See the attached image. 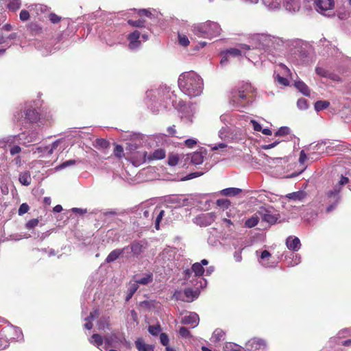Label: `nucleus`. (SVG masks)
<instances>
[{"mask_svg":"<svg viewBox=\"0 0 351 351\" xmlns=\"http://www.w3.org/2000/svg\"><path fill=\"white\" fill-rule=\"evenodd\" d=\"M165 157V152L162 149H156L152 154L147 156L148 160H160Z\"/></svg>","mask_w":351,"mask_h":351,"instance_id":"nucleus-24","label":"nucleus"},{"mask_svg":"<svg viewBox=\"0 0 351 351\" xmlns=\"http://www.w3.org/2000/svg\"><path fill=\"white\" fill-rule=\"evenodd\" d=\"M217 205L223 209H227L230 205V202L227 199H219L217 200Z\"/></svg>","mask_w":351,"mask_h":351,"instance_id":"nucleus-46","label":"nucleus"},{"mask_svg":"<svg viewBox=\"0 0 351 351\" xmlns=\"http://www.w3.org/2000/svg\"><path fill=\"white\" fill-rule=\"evenodd\" d=\"M154 213L156 214L157 215L155 221V228L156 229L158 230L160 226V222L164 216L165 211L163 210L155 209Z\"/></svg>","mask_w":351,"mask_h":351,"instance_id":"nucleus-34","label":"nucleus"},{"mask_svg":"<svg viewBox=\"0 0 351 351\" xmlns=\"http://www.w3.org/2000/svg\"><path fill=\"white\" fill-rule=\"evenodd\" d=\"M59 147V150L60 152H62L66 149L67 147L66 143L65 141L63 139H58L53 143V144L51 146H47L44 148L38 147V152H41L43 154L47 153V154L50 155L53 154V151Z\"/></svg>","mask_w":351,"mask_h":351,"instance_id":"nucleus-9","label":"nucleus"},{"mask_svg":"<svg viewBox=\"0 0 351 351\" xmlns=\"http://www.w3.org/2000/svg\"><path fill=\"white\" fill-rule=\"evenodd\" d=\"M173 201L177 202L179 206H185L191 204V203L189 202V199L188 198L184 197L183 196L176 197L173 198Z\"/></svg>","mask_w":351,"mask_h":351,"instance_id":"nucleus-36","label":"nucleus"},{"mask_svg":"<svg viewBox=\"0 0 351 351\" xmlns=\"http://www.w3.org/2000/svg\"><path fill=\"white\" fill-rule=\"evenodd\" d=\"M191 162L195 165H199L204 161V156L200 152H194L191 157Z\"/></svg>","mask_w":351,"mask_h":351,"instance_id":"nucleus-30","label":"nucleus"},{"mask_svg":"<svg viewBox=\"0 0 351 351\" xmlns=\"http://www.w3.org/2000/svg\"><path fill=\"white\" fill-rule=\"evenodd\" d=\"M315 4L316 10L324 15H327L325 12L335 7L334 0H315Z\"/></svg>","mask_w":351,"mask_h":351,"instance_id":"nucleus-10","label":"nucleus"},{"mask_svg":"<svg viewBox=\"0 0 351 351\" xmlns=\"http://www.w3.org/2000/svg\"><path fill=\"white\" fill-rule=\"evenodd\" d=\"M19 17L20 19L23 21H27L29 18V13L28 11L23 10L20 12Z\"/></svg>","mask_w":351,"mask_h":351,"instance_id":"nucleus-57","label":"nucleus"},{"mask_svg":"<svg viewBox=\"0 0 351 351\" xmlns=\"http://www.w3.org/2000/svg\"><path fill=\"white\" fill-rule=\"evenodd\" d=\"M199 316L197 313L189 312L186 313L181 320V323L183 324L191 325L192 328H195L199 323Z\"/></svg>","mask_w":351,"mask_h":351,"instance_id":"nucleus-12","label":"nucleus"},{"mask_svg":"<svg viewBox=\"0 0 351 351\" xmlns=\"http://www.w3.org/2000/svg\"><path fill=\"white\" fill-rule=\"evenodd\" d=\"M47 10V7L46 5L42 4L35 5L33 8V10L35 12L37 16L40 15V14L46 12Z\"/></svg>","mask_w":351,"mask_h":351,"instance_id":"nucleus-44","label":"nucleus"},{"mask_svg":"<svg viewBox=\"0 0 351 351\" xmlns=\"http://www.w3.org/2000/svg\"><path fill=\"white\" fill-rule=\"evenodd\" d=\"M279 143H280V141L276 140L272 143L262 145V148L265 150L269 149H271V148H274V147H276L278 144H279Z\"/></svg>","mask_w":351,"mask_h":351,"instance_id":"nucleus-61","label":"nucleus"},{"mask_svg":"<svg viewBox=\"0 0 351 351\" xmlns=\"http://www.w3.org/2000/svg\"><path fill=\"white\" fill-rule=\"evenodd\" d=\"M119 341V340L118 337L114 335H112L110 336H106L104 337V342H105V346H106V348L108 346L116 347L117 343H118Z\"/></svg>","mask_w":351,"mask_h":351,"instance_id":"nucleus-26","label":"nucleus"},{"mask_svg":"<svg viewBox=\"0 0 351 351\" xmlns=\"http://www.w3.org/2000/svg\"><path fill=\"white\" fill-rule=\"evenodd\" d=\"M179 161V156L178 154H171L168 157V164L170 166H175Z\"/></svg>","mask_w":351,"mask_h":351,"instance_id":"nucleus-42","label":"nucleus"},{"mask_svg":"<svg viewBox=\"0 0 351 351\" xmlns=\"http://www.w3.org/2000/svg\"><path fill=\"white\" fill-rule=\"evenodd\" d=\"M252 40L255 42L253 48L277 49L282 43V40L277 37L267 34L254 35Z\"/></svg>","mask_w":351,"mask_h":351,"instance_id":"nucleus-4","label":"nucleus"},{"mask_svg":"<svg viewBox=\"0 0 351 351\" xmlns=\"http://www.w3.org/2000/svg\"><path fill=\"white\" fill-rule=\"evenodd\" d=\"M225 332L219 328L216 329L212 335L211 340L214 342H218L224 339Z\"/></svg>","mask_w":351,"mask_h":351,"instance_id":"nucleus-28","label":"nucleus"},{"mask_svg":"<svg viewBox=\"0 0 351 351\" xmlns=\"http://www.w3.org/2000/svg\"><path fill=\"white\" fill-rule=\"evenodd\" d=\"M193 31L199 36L211 38L219 36L221 32L220 25L213 21H206L195 25Z\"/></svg>","mask_w":351,"mask_h":351,"instance_id":"nucleus-3","label":"nucleus"},{"mask_svg":"<svg viewBox=\"0 0 351 351\" xmlns=\"http://www.w3.org/2000/svg\"><path fill=\"white\" fill-rule=\"evenodd\" d=\"M148 330L152 335L156 336L160 332V327L158 325L149 326Z\"/></svg>","mask_w":351,"mask_h":351,"instance_id":"nucleus-49","label":"nucleus"},{"mask_svg":"<svg viewBox=\"0 0 351 351\" xmlns=\"http://www.w3.org/2000/svg\"><path fill=\"white\" fill-rule=\"evenodd\" d=\"M125 248L116 249L112 251L106 259V263H111L117 260L121 254L123 253Z\"/></svg>","mask_w":351,"mask_h":351,"instance_id":"nucleus-22","label":"nucleus"},{"mask_svg":"<svg viewBox=\"0 0 351 351\" xmlns=\"http://www.w3.org/2000/svg\"><path fill=\"white\" fill-rule=\"evenodd\" d=\"M131 250L134 255H138L143 252V245L140 243H134L131 245Z\"/></svg>","mask_w":351,"mask_h":351,"instance_id":"nucleus-32","label":"nucleus"},{"mask_svg":"<svg viewBox=\"0 0 351 351\" xmlns=\"http://www.w3.org/2000/svg\"><path fill=\"white\" fill-rule=\"evenodd\" d=\"M251 123L255 131L260 132L262 130L261 125L255 120H251Z\"/></svg>","mask_w":351,"mask_h":351,"instance_id":"nucleus-63","label":"nucleus"},{"mask_svg":"<svg viewBox=\"0 0 351 351\" xmlns=\"http://www.w3.org/2000/svg\"><path fill=\"white\" fill-rule=\"evenodd\" d=\"M49 19L52 23H58L61 20V17L54 13H50L49 14Z\"/></svg>","mask_w":351,"mask_h":351,"instance_id":"nucleus-51","label":"nucleus"},{"mask_svg":"<svg viewBox=\"0 0 351 351\" xmlns=\"http://www.w3.org/2000/svg\"><path fill=\"white\" fill-rule=\"evenodd\" d=\"M295 87L304 95L309 96L310 90L308 87L302 81L295 82Z\"/></svg>","mask_w":351,"mask_h":351,"instance_id":"nucleus-27","label":"nucleus"},{"mask_svg":"<svg viewBox=\"0 0 351 351\" xmlns=\"http://www.w3.org/2000/svg\"><path fill=\"white\" fill-rule=\"evenodd\" d=\"M135 344L138 351H154V347L145 343L141 338L137 339L135 341Z\"/></svg>","mask_w":351,"mask_h":351,"instance_id":"nucleus-19","label":"nucleus"},{"mask_svg":"<svg viewBox=\"0 0 351 351\" xmlns=\"http://www.w3.org/2000/svg\"><path fill=\"white\" fill-rule=\"evenodd\" d=\"M349 180L347 177H344L343 176H341V179L339 181V183H338V186L336 185L334 188V190L333 191H330L329 193H328V196H332L333 195H336L337 194L340 190H341V187L343 185H345L346 184H347Z\"/></svg>","mask_w":351,"mask_h":351,"instance_id":"nucleus-20","label":"nucleus"},{"mask_svg":"<svg viewBox=\"0 0 351 351\" xmlns=\"http://www.w3.org/2000/svg\"><path fill=\"white\" fill-rule=\"evenodd\" d=\"M10 333H14V336L10 337V339L20 340L23 338V334L21 330L19 328L11 327L8 328Z\"/></svg>","mask_w":351,"mask_h":351,"instance_id":"nucleus-31","label":"nucleus"},{"mask_svg":"<svg viewBox=\"0 0 351 351\" xmlns=\"http://www.w3.org/2000/svg\"><path fill=\"white\" fill-rule=\"evenodd\" d=\"M138 285L134 280L130 282L128 291L134 294L138 290Z\"/></svg>","mask_w":351,"mask_h":351,"instance_id":"nucleus-50","label":"nucleus"},{"mask_svg":"<svg viewBox=\"0 0 351 351\" xmlns=\"http://www.w3.org/2000/svg\"><path fill=\"white\" fill-rule=\"evenodd\" d=\"M204 269L202 264L199 263H194L191 269H186L184 271L185 280L193 285L196 289L203 288L206 283V281L202 277Z\"/></svg>","mask_w":351,"mask_h":351,"instance_id":"nucleus-2","label":"nucleus"},{"mask_svg":"<svg viewBox=\"0 0 351 351\" xmlns=\"http://www.w3.org/2000/svg\"><path fill=\"white\" fill-rule=\"evenodd\" d=\"M98 314H99L98 311H95L94 313H90V315L86 319L88 320L84 324V327L86 329L90 330V328H92L93 324L91 323V320H93L95 318V317L97 316Z\"/></svg>","mask_w":351,"mask_h":351,"instance_id":"nucleus-38","label":"nucleus"},{"mask_svg":"<svg viewBox=\"0 0 351 351\" xmlns=\"http://www.w3.org/2000/svg\"><path fill=\"white\" fill-rule=\"evenodd\" d=\"M180 335L183 337H189L190 332L186 327H181L179 330Z\"/></svg>","mask_w":351,"mask_h":351,"instance_id":"nucleus-60","label":"nucleus"},{"mask_svg":"<svg viewBox=\"0 0 351 351\" xmlns=\"http://www.w3.org/2000/svg\"><path fill=\"white\" fill-rule=\"evenodd\" d=\"M160 343L163 345L167 346L169 343V337L165 333H161L160 335Z\"/></svg>","mask_w":351,"mask_h":351,"instance_id":"nucleus-59","label":"nucleus"},{"mask_svg":"<svg viewBox=\"0 0 351 351\" xmlns=\"http://www.w3.org/2000/svg\"><path fill=\"white\" fill-rule=\"evenodd\" d=\"M178 43L183 47H186L189 45V40L188 37L183 34H178Z\"/></svg>","mask_w":351,"mask_h":351,"instance_id":"nucleus-39","label":"nucleus"},{"mask_svg":"<svg viewBox=\"0 0 351 351\" xmlns=\"http://www.w3.org/2000/svg\"><path fill=\"white\" fill-rule=\"evenodd\" d=\"M260 218L269 223H275L279 218V215L271 207L262 206L258 210Z\"/></svg>","mask_w":351,"mask_h":351,"instance_id":"nucleus-5","label":"nucleus"},{"mask_svg":"<svg viewBox=\"0 0 351 351\" xmlns=\"http://www.w3.org/2000/svg\"><path fill=\"white\" fill-rule=\"evenodd\" d=\"M21 5V1L20 0H9L8 3V9L12 11L19 9Z\"/></svg>","mask_w":351,"mask_h":351,"instance_id":"nucleus-35","label":"nucleus"},{"mask_svg":"<svg viewBox=\"0 0 351 351\" xmlns=\"http://www.w3.org/2000/svg\"><path fill=\"white\" fill-rule=\"evenodd\" d=\"M297 106L300 110H306L308 108L306 99L304 98L299 99L297 102Z\"/></svg>","mask_w":351,"mask_h":351,"instance_id":"nucleus-48","label":"nucleus"},{"mask_svg":"<svg viewBox=\"0 0 351 351\" xmlns=\"http://www.w3.org/2000/svg\"><path fill=\"white\" fill-rule=\"evenodd\" d=\"M350 335H351L350 330L348 329V328H345V329L340 330L338 332L337 337H334L330 338V342L337 343V339L344 338V337H348Z\"/></svg>","mask_w":351,"mask_h":351,"instance_id":"nucleus-25","label":"nucleus"},{"mask_svg":"<svg viewBox=\"0 0 351 351\" xmlns=\"http://www.w3.org/2000/svg\"><path fill=\"white\" fill-rule=\"evenodd\" d=\"M29 210V206L27 204H22L19 208V215H23Z\"/></svg>","mask_w":351,"mask_h":351,"instance_id":"nucleus-58","label":"nucleus"},{"mask_svg":"<svg viewBox=\"0 0 351 351\" xmlns=\"http://www.w3.org/2000/svg\"><path fill=\"white\" fill-rule=\"evenodd\" d=\"M96 145L102 148H106L108 146V142L103 138H98L95 141Z\"/></svg>","mask_w":351,"mask_h":351,"instance_id":"nucleus-54","label":"nucleus"},{"mask_svg":"<svg viewBox=\"0 0 351 351\" xmlns=\"http://www.w3.org/2000/svg\"><path fill=\"white\" fill-rule=\"evenodd\" d=\"M25 119L32 122L36 120L37 114L34 110H28L25 112Z\"/></svg>","mask_w":351,"mask_h":351,"instance_id":"nucleus-40","label":"nucleus"},{"mask_svg":"<svg viewBox=\"0 0 351 351\" xmlns=\"http://www.w3.org/2000/svg\"><path fill=\"white\" fill-rule=\"evenodd\" d=\"M77 162V161L75 160H66L64 162H62L61 165L57 166L56 167V170H61L62 169H64L67 167H69V166H71V165H75Z\"/></svg>","mask_w":351,"mask_h":351,"instance_id":"nucleus-43","label":"nucleus"},{"mask_svg":"<svg viewBox=\"0 0 351 351\" xmlns=\"http://www.w3.org/2000/svg\"><path fill=\"white\" fill-rule=\"evenodd\" d=\"M104 339L101 337V335L98 334H94L90 340V342L97 347H98L101 351H107L108 348L106 346H102Z\"/></svg>","mask_w":351,"mask_h":351,"instance_id":"nucleus-18","label":"nucleus"},{"mask_svg":"<svg viewBox=\"0 0 351 351\" xmlns=\"http://www.w3.org/2000/svg\"><path fill=\"white\" fill-rule=\"evenodd\" d=\"M197 290L198 289L193 291L190 289H187L183 293L180 291H176L173 294V297L176 300H181L188 302H192L197 298L199 295V291Z\"/></svg>","mask_w":351,"mask_h":351,"instance_id":"nucleus-7","label":"nucleus"},{"mask_svg":"<svg viewBox=\"0 0 351 351\" xmlns=\"http://www.w3.org/2000/svg\"><path fill=\"white\" fill-rule=\"evenodd\" d=\"M216 218L215 213H202L195 217L194 222L200 226H208L213 223Z\"/></svg>","mask_w":351,"mask_h":351,"instance_id":"nucleus-6","label":"nucleus"},{"mask_svg":"<svg viewBox=\"0 0 351 351\" xmlns=\"http://www.w3.org/2000/svg\"><path fill=\"white\" fill-rule=\"evenodd\" d=\"M286 244L287 247L293 251H298L300 248V241L298 237H288Z\"/></svg>","mask_w":351,"mask_h":351,"instance_id":"nucleus-17","label":"nucleus"},{"mask_svg":"<svg viewBox=\"0 0 351 351\" xmlns=\"http://www.w3.org/2000/svg\"><path fill=\"white\" fill-rule=\"evenodd\" d=\"M144 22V21L139 19L136 21L129 20L128 23L132 26L141 27L143 26Z\"/></svg>","mask_w":351,"mask_h":351,"instance_id":"nucleus-53","label":"nucleus"},{"mask_svg":"<svg viewBox=\"0 0 351 351\" xmlns=\"http://www.w3.org/2000/svg\"><path fill=\"white\" fill-rule=\"evenodd\" d=\"M260 219V215L257 211L251 218L245 221V226L248 228H253L257 225Z\"/></svg>","mask_w":351,"mask_h":351,"instance_id":"nucleus-29","label":"nucleus"},{"mask_svg":"<svg viewBox=\"0 0 351 351\" xmlns=\"http://www.w3.org/2000/svg\"><path fill=\"white\" fill-rule=\"evenodd\" d=\"M251 88L250 85H246L245 89L238 90L232 93L231 102L233 105H242V101L247 99V95Z\"/></svg>","mask_w":351,"mask_h":351,"instance_id":"nucleus-8","label":"nucleus"},{"mask_svg":"<svg viewBox=\"0 0 351 351\" xmlns=\"http://www.w3.org/2000/svg\"><path fill=\"white\" fill-rule=\"evenodd\" d=\"M123 147L119 145H116L114 150V155L116 156H117L118 158H121L123 156Z\"/></svg>","mask_w":351,"mask_h":351,"instance_id":"nucleus-55","label":"nucleus"},{"mask_svg":"<svg viewBox=\"0 0 351 351\" xmlns=\"http://www.w3.org/2000/svg\"><path fill=\"white\" fill-rule=\"evenodd\" d=\"M218 136L222 140L226 139L229 136V132H228V127L227 126L222 127L218 132Z\"/></svg>","mask_w":351,"mask_h":351,"instance_id":"nucleus-41","label":"nucleus"},{"mask_svg":"<svg viewBox=\"0 0 351 351\" xmlns=\"http://www.w3.org/2000/svg\"><path fill=\"white\" fill-rule=\"evenodd\" d=\"M276 80L278 82V83L281 85L287 86L289 84V80L285 77H281L278 74L276 75Z\"/></svg>","mask_w":351,"mask_h":351,"instance_id":"nucleus-52","label":"nucleus"},{"mask_svg":"<svg viewBox=\"0 0 351 351\" xmlns=\"http://www.w3.org/2000/svg\"><path fill=\"white\" fill-rule=\"evenodd\" d=\"M329 104L328 101H318L315 104V109L316 111H320L328 108Z\"/></svg>","mask_w":351,"mask_h":351,"instance_id":"nucleus-37","label":"nucleus"},{"mask_svg":"<svg viewBox=\"0 0 351 351\" xmlns=\"http://www.w3.org/2000/svg\"><path fill=\"white\" fill-rule=\"evenodd\" d=\"M306 195V194L304 191H298L296 192H293V193L287 194L286 195V197H287L290 199H293L294 201H302L305 198Z\"/></svg>","mask_w":351,"mask_h":351,"instance_id":"nucleus-21","label":"nucleus"},{"mask_svg":"<svg viewBox=\"0 0 351 351\" xmlns=\"http://www.w3.org/2000/svg\"><path fill=\"white\" fill-rule=\"evenodd\" d=\"M290 132V130L288 127H281L276 133V136H284L288 134Z\"/></svg>","mask_w":351,"mask_h":351,"instance_id":"nucleus-47","label":"nucleus"},{"mask_svg":"<svg viewBox=\"0 0 351 351\" xmlns=\"http://www.w3.org/2000/svg\"><path fill=\"white\" fill-rule=\"evenodd\" d=\"M178 85L185 95L195 97L202 93L203 81L197 73L193 71L186 72L180 75Z\"/></svg>","mask_w":351,"mask_h":351,"instance_id":"nucleus-1","label":"nucleus"},{"mask_svg":"<svg viewBox=\"0 0 351 351\" xmlns=\"http://www.w3.org/2000/svg\"><path fill=\"white\" fill-rule=\"evenodd\" d=\"M140 38V33L138 31H134V32L131 33L128 36V40L130 41L128 47L134 50L137 48H138L141 45V40Z\"/></svg>","mask_w":351,"mask_h":351,"instance_id":"nucleus-14","label":"nucleus"},{"mask_svg":"<svg viewBox=\"0 0 351 351\" xmlns=\"http://www.w3.org/2000/svg\"><path fill=\"white\" fill-rule=\"evenodd\" d=\"M176 254V249L171 247H167L163 250L160 255L161 259L165 262L171 261L175 259Z\"/></svg>","mask_w":351,"mask_h":351,"instance_id":"nucleus-15","label":"nucleus"},{"mask_svg":"<svg viewBox=\"0 0 351 351\" xmlns=\"http://www.w3.org/2000/svg\"><path fill=\"white\" fill-rule=\"evenodd\" d=\"M220 120L221 122L225 124L229 123L230 120V117L228 114H223L220 117Z\"/></svg>","mask_w":351,"mask_h":351,"instance_id":"nucleus-64","label":"nucleus"},{"mask_svg":"<svg viewBox=\"0 0 351 351\" xmlns=\"http://www.w3.org/2000/svg\"><path fill=\"white\" fill-rule=\"evenodd\" d=\"M246 346L250 351H265L266 348L265 341L259 339L250 340L247 343Z\"/></svg>","mask_w":351,"mask_h":351,"instance_id":"nucleus-11","label":"nucleus"},{"mask_svg":"<svg viewBox=\"0 0 351 351\" xmlns=\"http://www.w3.org/2000/svg\"><path fill=\"white\" fill-rule=\"evenodd\" d=\"M38 224V220L37 219H32L27 222L26 228L27 229H32L36 227Z\"/></svg>","mask_w":351,"mask_h":351,"instance_id":"nucleus-56","label":"nucleus"},{"mask_svg":"<svg viewBox=\"0 0 351 351\" xmlns=\"http://www.w3.org/2000/svg\"><path fill=\"white\" fill-rule=\"evenodd\" d=\"M241 192V190L240 189H237V188H228V189H223L221 191L222 194H223L225 195H228V196H234V195L239 194Z\"/></svg>","mask_w":351,"mask_h":351,"instance_id":"nucleus-33","label":"nucleus"},{"mask_svg":"<svg viewBox=\"0 0 351 351\" xmlns=\"http://www.w3.org/2000/svg\"><path fill=\"white\" fill-rule=\"evenodd\" d=\"M139 285H147L152 282L153 277L151 274H144L142 276H136L134 280Z\"/></svg>","mask_w":351,"mask_h":351,"instance_id":"nucleus-16","label":"nucleus"},{"mask_svg":"<svg viewBox=\"0 0 351 351\" xmlns=\"http://www.w3.org/2000/svg\"><path fill=\"white\" fill-rule=\"evenodd\" d=\"M19 180L24 186H29L31 184V175L29 171H24L20 173Z\"/></svg>","mask_w":351,"mask_h":351,"instance_id":"nucleus-23","label":"nucleus"},{"mask_svg":"<svg viewBox=\"0 0 351 351\" xmlns=\"http://www.w3.org/2000/svg\"><path fill=\"white\" fill-rule=\"evenodd\" d=\"M271 254L267 250H263L258 257V262L265 267H271L274 266V262L271 261Z\"/></svg>","mask_w":351,"mask_h":351,"instance_id":"nucleus-13","label":"nucleus"},{"mask_svg":"<svg viewBox=\"0 0 351 351\" xmlns=\"http://www.w3.org/2000/svg\"><path fill=\"white\" fill-rule=\"evenodd\" d=\"M222 221L225 223L226 228H228L229 230H230V231H232L233 230L232 229L233 223L230 219L223 218V219H222Z\"/></svg>","mask_w":351,"mask_h":351,"instance_id":"nucleus-62","label":"nucleus"},{"mask_svg":"<svg viewBox=\"0 0 351 351\" xmlns=\"http://www.w3.org/2000/svg\"><path fill=\"white\" fill-rule=\"evenodd\" d=\"M226 55H228L229 56H239L242 54V51L241 49H236V48H230L226 51Z\"/></svg>","mask_w":351,"mask_h":351,"instance_id":"nucleus-45","label":"nucleus"}]
</instances>
